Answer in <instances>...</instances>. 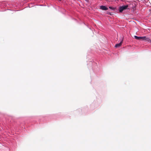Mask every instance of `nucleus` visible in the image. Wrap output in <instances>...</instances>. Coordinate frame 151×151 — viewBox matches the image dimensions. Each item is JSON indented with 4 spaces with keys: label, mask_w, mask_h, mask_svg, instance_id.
Returning a JSON list of instances; mask_svg holds the SVG:
<instances>
[{
    "label": "nucleus",
    "mask_w": 151,
    "mask_h": 151,
    "mask_svg": "<svg viewBox=\"0 0 151 151\" xmlns=\"http://www.w3.org/2000/svg\"><path fill=\"white\" fill-rule=\"evenodd\" d=\"M134 37L135 39L137 40H142L147 41L148 42H151V40L150 39L147 37H146L145 36L144 37H138L136 36H134Z\"/></svg>",
    "instance_id": "1"
},
{
    "label": "nucleus",
    "mask_w": 151,
    "mask_h": 151,
    "mask_svg": "<svg viewBox=\"0 0 151 151\" xmlns=\"http://www.w3.org/2000/svg\"><path fill=\"white\" fill-rule=\"evenodd\" d=\"M128 5H123L122 6H120L119 8V10L120 12H122L124 10L129 9V8H128Z\"/></svg>",
    "instance_id": "2"
},
{
    "label": "nucleus",
    "mask_w": 151,
    "mask_h": 151,
    "mask_svg": "<svg viewBox=\"0 0 151 151\" xmlns=\"http://www.w3.org/2000/svg\"><path fill=\"white\" fill-rule=\"evenodd\" d=\"M123 40H122V41L119 43L116 44L115 45V47H120L122 43L123 42Z\"/></svg>",
    "instance_id": "3"
},
{
    "label": "nucleus",
    "mask_w": 151,
    "mask_h": 151,
    "mask_svg": "<svg viewBox=\"0 0 151 151\" xmlns=\"http://www.w3.org/2000/svg\"><path fill=\"white\" fill-rule=\"evenodd\" d=\"M100 8L101 9L103 10H107L108 9V8L105 6H100Z\"/></svg>",
    "instance_id": "4"
},
{
    "label": "nucleus",
    "mask_w": 151,
    "mask_h": 151,
    "mask_svg": "<svg viewBox=\"0 0 151 151\" xmlns=\"http://www.w3.org/2000/svg\"><path fill=\"white\" fill-rule=\"evenodd\" d=\"M109 8L112 9V10H114L115 9V8L114 7H111V6H109Z\"/></svg>",
    "instance_id": "5"
}]
</instances>
